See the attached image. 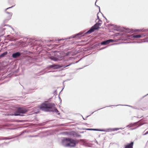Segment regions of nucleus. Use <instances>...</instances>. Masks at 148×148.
Here are the masks:
<instances>
[{
    "label": "nucleus",
    "instance_id": "423d86ee",
    "mask_svg": "<svg viewBox=\"0 0 148 148\" xmlns=\"http://www.w3.org/2000/svg\"><path fill=\"white\" fill-rule=\"evenodd\" d=\"M12 15V13L7 12L5 15L6 20H8L10 19Z\"/></svg>",
    "mask_w": 148,
    "mask_h": 148
},
{
    "label": "nucleus",
    "instance_id": "7ed1b4c3",
    "mask_svg": "<svg viewBox=\"0 0 148 148\" xmlns=\"http://www.w3.org/2000/svg\"><path fill=\"white\" fill-rule=\"evenodd\" d=\"M102 22L101 21H99L98 22L95 24L94 26H92L91 28L87 32V34H90L93 32L95 30L99 29L102 24Z\"/></svg>",
    "mask_w": 148,
    "mask_h": 148
},
{
    "label": "nucleus",
    "instance_id": "4468645a",
    "mask_svg": "<svg viewBox=\"0 0 148 148\" xmlns=\"http://www.w3.org/2000/svg\"><path fill=\"white\" fill-rule=\"evenodd\" d=\"M71 53V51H69L66 53L65 54L66 56L69 55Z\"/></svg>",
    "mask_w": 148,
    "mask_h": 148
},
{
    "label": "nucleus",
    "instance_id": "9b49d317",
    "mask_svg": "<svg viewBox=\"0 0 148 148\" xmlns=\"http://www.w3.org/2000/svg\"><path fill=\"white\" fill-rule=\"evenodd\" d=\"M112 41L113 40L112 39H110L105 41L106 43H107V44H109L110 42H112Z\"/></svg>",
    "mask_w": 148,
    "mask_h": 148
},
{
    "label": "nucleus",
    "instance_id": "2eb2a0df",
    "mask_svg": "<svg viewBox=\"0 0 148 148\" xmlns=\"http://www.w3.org/2000/svg\"><path fill=\"white\" fill-rule=\"evenodd\" d=\"M69 64L68 65H67L66 66H65L64 67V68L66 67H67V66H70L71 64Z\"/></svg>",
    "mask_w": 148,
    "mask_h": 148
},
{
    "label": "nucleus",
    "instance_id": "a211bd4d",
    "mask_svg": "<svg viewBox=\"0 0 148 148\" xmlns=\"http://www.w3.org/2000/svg\"><path fill=\"white\" fill-rule=\"evenodd\" d=\"M11 8V7H9V8H7L6 9V10H7V9H8V8Z\"/></svg>",
    "mask_w": 148,
    "mask_h": 148
},
{
    "label": "nucleus",
    "instance_id": "f03ea898",
    "mask_svg": "<svg viewBox=\"0 0 148 148\" xmlns=\"http://www.w3.org/2000/svg\"><path fill=\"white\" fill-rule=\"evenodd\" d=\"M63 144L66 147H74L76 145L75 141L72 139L66 138L64 139L62 141Z\"/></svg>",
    "mask_w": 148,
    "mask_h": 148
},
{
    "label": "nucleus",
    "instance_id": "20e7f679",
    "mask_svg": "<svg viewBox=\"0 0 148 148\" xmlns=\"http://www.w3.org/2000/svg\"><path fill=\"white\" fill-rule=\"evenodd\" d=\"M28 111V110L23 108H18L16 113L12 115L15 116L20 115V114H25Z\"/></svg>",
    "mask_w": 148,
    "mask_h": 148
},
{
    "label": "nucleus",
    "instance_id": "1a4fd4ad",
    "mask_svg": "<svg viewBox=\"0 0 148 148\" xmlns=\"http://www.w3.org/2000/svg\"><path fill=\"white\" fill-rule=\"evenodd\" d=\"M8 54V52L7 51H5L1 55H0V58L3 57L5 55H7Z\"/></svg>",
    "mask_w": 148,
    "mask_h": 148
},
{
    "label": "nucleus",
    "instance_id": "6e6552de",
    "mask_svg": "<svg viewBox=\"0 0 148 148\" xmlns=\"http://www.w3.org/2000/svg\"><path fill=\"white\" fill-rule=\"evenodd\" d=\"M21 54L20 52H17L13 53L12 54V56L13 58H16L20 56Z\"/></svg>",
    "mask_w": 148,
    "mask_h": 148
},
{
    "label": "nucleus",
    "instance_id": "ddd939ff",
    "mask_svg": "<svg viewBox=\"0 0 148 148\" xmlns=\"http://www.w3.org/2000/svg\"><path fill=\"white\" fill-rule=\"evenodd\" d=\"M101 44L102 45H106L107 44V43H106V42L105 41H104L102 42H101Z\"/></svg>",
    "mask_w": 148,
    "mask_h": 148
},
{
    "label": "nucleus",
    "instance_id": "f3484780",
    "mask_svg": "<svg viewBox=\"0 0 148 148\" xmlns=\"http://www.w3.org/2000/svg\"><path fill=\"white\" fill-rule=\"evenodd\" d=\"M88 130H92V129H88Z\"/></svg>",
    "mask_w": 148,
    "mask_h": 148
},
{
    "label": "nucleus",
    "instance_id": "aec40b11",
    "mask_svg": "<svg viewBox=\"0 0 148 148\" xmlns=\"http://www.w3.org/2000/svg\"><path fill=\"white\" fill-rule=\"evenodd\" d=\"M1 40L0 39V41H1Z\"/></svg>",
    "mask_w": 148,
    "mask_h": 148
},
{
    "label": "nucleus",
    "instance_id": "6ab92c4d",
    "mask_svg": "<svg viewBox=\"0 0 148 148\" xmlns=\"http://www.w3.org/2000/svg\"><path fill=\"white\" fill-rule=\"evenodd\" d=\"M53 60H54V61H56V60H55V59H53Z\"/></svg>",
    "mask_w": 148,
    "mask_h": 148
},
{
    "label": "nucleus",
    "instance_id": "9d476101",
    "mask_svg": "<svg viewBox=\"0 0 148 148\" xmlns=\"http://www.w3.org/2000/svg\"><path fill=\"white\" fill-rule=\"evenodd\" d=\"M141 37V36L140 35H134L133 37L134 38H140Z\"/></svg>",
    "mask_w": 148,
    "mask_h": 148
},
{
    "label": "nucleus",
    "instance_id": "f8f14e48",
    "mask_svg": "<svg viewBox=\"0 0 148 148\" xmlns=\"http://www.w3.org/2000/svg\"><path fill=\"white\" fill-rule=\"evenodd\" d=\"M120 129L118 128H113L112 130V131H117L118 130H119Z\"/></svg>",
    "mask_w": 148,
    "mask_h": 148
},
{
    "label": "nucleus",
    "instance_id": "39448f33",
    "mask_svg": "<svg viewBox=\"0 0 148 148\" xmlns=\"http://www.w3.org/2000/svg\"><path fill=\"white\" fill-rule=\"evenodd\" d=\"M63 66H62L60 65L59 64H53L49 66V67L50 68H53V69H56L61 68Z\"/></svg>",
    "mask_w": 148,
    "mask_h": 148
},
{
    "label": "nucleus",
    "instance_id": "0eeeda50",
    "mask_svg": "<svg viewBox=\"0 0 148 148\" xmlns=\"http://www.w3.org/2000/svg\"><path fill=\"white\" fill-rule=\"evenodd\" d=\"M133 145L134 142H131L130 143L125 145V148H133Z\"/></svg>",
    "mask_w": 148,
    "mask_h": 148
},
{
    "label": "nucleus",
    "instance_id": "dca6fc26",
    "mask_svg": "<svg viewBox=\"0 0 148 148\" xmlns=\"http://www.w3.org/2000/svg\"><path fill=\"white\" fill-rule=\"evenodd\" d=\"M148 134V131H147L145 134H144V135H146Z\"/></svg>",
    "mask_w": 148,
    "mask_h": 148
},
{
    "label": "nucleus",
    "instance_id": "f257e3e1",
    "mask_svg": "<svg viewBox=\"0 0 148 148\" xmlns=\"http://www.w3.org/2000/svg\"><path fill=\"white\" fill-rule=\"evenodd\" d=\"M38 108L45 111L55 112L58 114H60L58 111L55 107V104L53 103H43L39 106Z\"/></svg>",
    "mask_w": 148,
    "mask_h": 148
}]
</instances>
